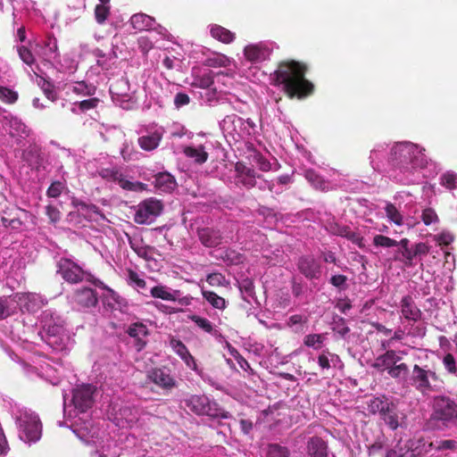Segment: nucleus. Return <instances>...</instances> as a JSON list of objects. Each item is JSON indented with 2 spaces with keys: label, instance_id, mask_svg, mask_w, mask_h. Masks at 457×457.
<instances>
[{
  "label": "nucleus",
  "instance_id": "f257e3e1",
  "mask_svg": "<svg viewBox=\"0 0 457 457\" xmlns=\"http://www.w3.org/2000/svg\"><path fill=\"white\" fill-rule=\"evenodd\" d=\"M425 148L409 141L395 143L388 150L385 143L377 144L370 151V161L374 170H381L386 162L401 179L413 181L412 176L428 164Z\"/></svg>",
  "mask_w": 457,
  "mask_h": 457
},
{
  "label": "nucleus",
  "instance_id": "f03ea898",
  "mask_svg": "<svg viewBox=\"0 0 457 457\" xmlns=\"http://www.w3.org/2000/svg\"><path fill=\"white\" fill-rule=\"evenodd\" d=\"M96 392L94 386L82 385L73 390L72 398L69 403L64 397V415L70 420L78 418V420H75L74 424L79 426V428H78L75 432L77 436L87 445L98 444L100 430L90 422H85L80 426L79 421L82 420V418H79V415L85 414L87 410L92 407Z\"/></svg>",
  "mask_w": 457,
  "mask_h": 457
},
{
  "label": "nucleus",
  "instance_id": "7ed1b4c3",
  "mask_svg": "<svg viewBox=\"0 0 457 457\" xmlns=\"http://www.w3.org/2000/svg\"><path fill=\"white\" fill-rule=\"evenodd\" d=\"M305 67L295 61L281 62L273 74L275 85L282 86L290 96L303 98L313 91L312 82L304 79Z\"/></svg>",
  "mask_w": 457,
  "mask_h": 457
},
{
  "label": "nucleus",
  "instance_id": "20e7f679",
  "mask_svg": "<svg viewBox=\"0 0 457 457\" xmlns=\"http://www.w3.org/2000/svg\"><path fill=\"white\" fill-rule=\"evenodd\" d=\"M42 328L39 335L53 350L65 351L71 345V337L63 319L51 310H46L41 317Z\"/></svg>",
  "mask_w": 457,
  "mask_h": 457
},
{
  "label": "nucleus",
  "instance_id": "39448f33",
  "mask_svg": "<svg viewBox=\"0 0 457 457\" xmlns=\"http://www.w3.org/2000/svg\"><path fill=\"white\" fill-rule=\"evenodd\" d=\"M275 47V43L270 41H260L247 44L243 49V56L245 62L251 65L239 70L241 76L253 82H261L265 78V73L259 64L270 59Z\"/></svg>",
  "mask_w": 457,
  "mask_h": 457
},
{
  "label": "nucleus",
  "instance_id": "423d86ee",
  "mask_svg": "<svg viewBox=\"0 0 457 457\" xmlns=\"http://www.w3.org/2000/svg\"><path fill=\"white\" fill-rule=\"evenodd\" d=\"M11 413L15 420L21 440L30 444L40 439L42 426L35 412L19 404H14L12 406Z\"/></svg>",
  "mask_w": 457,
  "mask_h": 457
},
{
  "label": "nucleus",
  "instance_id": "0eeeda50",
  "mask_svg": "<svg viewBox=\"0 0 457 457\" xmlns=\"http://www.w3.org/2000/svg\"><path fill=\"white\" fill-rule=\"evenodd\" d=\"M226 137L237 142L248 141L257 134V125L251 119H243L236 114L227 115L220 123Z\"/></svg>",
  "mask_w": 457,
  "mask_h": 457
},
{
  "label": "nucleus",
  "instance_id": "6e6552de",
  "mask_svg": "<svg viewBox=\"0 0 457 457\" xmlns=\"http://www.w3.org/2000/svg\"><path fill=\"white\" fill-rule=\"evenodd\" d=\"M186 406L197 415L212 418L228 419V413L219 407L218 403L205 395H190L185 400Z\"/></svg>",
  "mask_w": 457,
  "mask_h": 457
},
{
  "label": "nucleus",
  "instance_id": "1a4fd4ad",
  "mask_svg": "<svg viewBox=\"0 0 457 457\" xmlns=\"http://www.w3.org/2000/svg\"><path fill=\"white\" fill-rule=\"evenodd\" d=\"M412 380L415 387L423 394L436 391L442 386V381L434 371L424 370L419 365L413 368Z\"/></svg>",
  "mask_w": 457,
  "mask_h": 457
},
{
  "label": "nucleus",
  "instance_id": "9d476101",
  "mask_svg": "<svg viewBox=\"0 0 457 457\" xmlns=\"http://www.w3.org/2000/svg\"><path fill=\"white\" fill-rule=\"evenodd\" d=\"M112 101L123 109H131L136 104L134 92L126 78H121L113 82L110 87Z\"/></svg>",
  "mask_w": 457,
  "mask_h": 457
},
{
  "label": "nucleus",
  "instance_id": "9b49d317",
  "mask_svg": "<svg viewBox=\"0 0 457 457\" xmlns=\"http://www.w3.org/2000/svg\"><path fill=\"white\" fill-rule=\"evenodd\" d=\"M162 208L161 201L148 198L137 206L134 220L138 224H151L161 214Z\"/></svg>",
  "mask_w": 457,
  "mask_h": 457
},
{
  "label": "nucleus",
  "instance_id": "f8f14e48",
  "mask_svg": "<svg viewBox=\"0 0 457 457\" xmlns=\"http://www.w3.org/2000/svg\"><path fill=\"white\" fill-rule=\"evenodd\" d=\"M9 302L13 303L16 309L28 312H35L45 304L43 297L35 293H17L11 295Z\"/></svg>",
  "mask_w": 457,
  "mask_h": 457
},
{
  "label": "nucleus",
  "instance_id": "ddd939ff",
  "mask_svg": "<svg viewBox=\"0 0 457 457\" xmlns=\"http://www.w3.org/2000/svg\"><path fill=\"white\" fill-rule=\"evenodd\" d=\"M103 179L117 182L125 190L140 192L146 189V185L128 179L122 173L113 169H104L99 172Z\"/></svg>",
  "mask_w": 457,
  "mask_h": 457
},
{
  "label": "nucleus",
  "instance_id": "4468645a",
  "mask_svg": "<svg viewBox=\"0 0 457 457\" xmlns=\"http://www.w3.org/2000/svg\"><path fill=\"white\" fill-rule=\"evenodd\" d=\"M130 23L137 30H154L163 37H168V31L162 26L156 24L154 18L145 13H137L130 18Z\"/></svg>",
  "mask_w": 457,
  "mask_h": 457
},
{
  "label": "nucleus",
  "instance_id": "2eb2a0df",
  "mask_svg": "<svg viewBox=\"0 0 457 457\" xmlns=\"http://www.w3.org/2000/svg\"><path fill=\"white\" fill-rule=\"evenodd\" d=\"M433 419L442 421L455 420L457 419V406L450 399H437L435 403Z\"/></svg>",
  "mask_w": 457,
  "mask_h": 457
},
{
  "label": "nucleus",
  "instance_id": "dca6fc26",
  "mask_svg": "<svg viewBox=\"0 0 457 457\" xmlns=\"http://www.w3.org/2000/svg\"><path fill=\"white\" fill-rule=\"evenodd\" d=\"M31 47L35 54L45 62H51L58 56L57 43L54 37H49L45 41H35Z\"/></svg>",
  "mask_w": 457,
  "mask_h": 457
},
{
  "label": "nucleus",
  "instance_id": "f3484780",
  "mask_svg": "<svg viewBox=\"0 0 457 457\" xmlns=\"http://www.w3.org/2000/svg\"><path fill=\"white\" fill-rule=\"evenodd\" d=\"M205 64L213 68H227L228 70L225 75L229 78H234L237 72L236 61L223 54L214 53L211 54L206 58Z\"/></svg>",
  "mask_w": 457,
  "mask_h": 457
},
{
  "label": "nucleus",
  "instance_id": "a211bd4d",
  "mask_svg": "<svg viewBox=\"0 0 457 457\" xmlns=\"http://www.w3.org/2000/svg\"><path fill=\"white\" fill-rule=\"evenodd\" d=\"M147 379L163 389H170L176 382L167 368H154L147 371Z\"/></svg>",
  "mask_w": 457,
  "mask_h": 457
},
{
  "label": "nucleus",
  "instance_id": "6ab92c4d",
  "mask_svg": "<svg viewBox=\"0 0 457 457\" xmlns=\"http://www.w3.org/2000/svg\"><path fill=\"white\" fill-rule=\"evenodd\" d=\"M58 272L66 281L71 283L80 281L84 276L81 268L68 259L60 261Z\"/></svg>",
  "mask_w": 457,
  "mask_h": 457
},
{
  "label": "nucleus",
  "instance_id": "aec40b11",
  "mask_svg": "<svg viewBox=\"0 0 457 457\" xmlns=\"http://www.w3.org/2000/svg\"><path fill=\"white\" fill-rule=\"evenodd\" d=\"M234 168L237 183H240L247 187H252L256 185V176L253 170L242 162H237Z\"/></svg>",
  "mask_w": 457,
  "mask_h": 457
},
{
  "label": "nucleus",
  "instance_id": "412c9836",
  "mask_svg": "<svg viewBox=\"0 0 457 457\" xmlns=\"http://www.w3.org/2000/svg\"><path fill=\"white\" fill-rule=\"evenodd\" d=\"M170 346L184 361L185 364L189 369L198 372L195 358L190 354L187 346L180 340L174 337L170 338Z\"/></svg>",
  "mask_w": 457,
  "mask_h": 457
},
{
  "label": "nucleus",
  "instance_id": "4be33fe9",
  "mask_svg": "<svg viewBox=\"0 0 457 457\" xmlns=\"http://www.w3.org/2000/svg\"><path fill=\"white\" fill-rule=\"evenodd\" d=\"M130 337L134 338V345L137 351H141L146 345L145 337L148 335L146 326L143 323L131 324L128 330Z\"/></svg>",
  "mask_w": 457,
  "mask_h": 457
},
{
  "label": "nucleus",
  "instance_id": "5701e85b",
  "mask_svg": "<svg viewBox=\"0 0 457 457\" xmlns=\"http://www.w3.org/2000/svg\"><path fill=\"white\" fill-rule=\"evenodd\" d=\"M164 129L162 127L155 128L154 131L148 135L142 136L138 138L140 147L145 151L155 149L163 136Z\"/></svg>",
  "mask_w": 457,
  "mask_h": 457
},
{
  "label": "nucleus",
  "instance_id": "b1692460",
  "mask_svg": "<svg viewBox=\"0 0 457 457\" xmlns=\"http://www.w3.org/2000/svg\"><path fill=\"white\" fill-rule=\"evenodd\" d=\"M413 441H409L404 445L398 444L394 449L390 450L386 457H420L421 452L414 446Z\"/></svg>",
  "mask_w": 457,
  "mask_h": 457
},
{
  "label": "nucleus",
  "instance_id": "393cba45",
  "mask_svg": "<svg viewBox=\"0 0 457 457\" xmlns=\"http://www.w3.org/2000/svg\"><path fill=\"white\" fill-rule=\"evenodd\" d=\"M318 364L321 370H329L331 369L340 368L341 361L337 354L323 350L317 358Z\"/></svg>",
  "mask_w": 457,
  "mask_h": 457
},
{
  "label": "nucleus",
  "instance_id": "a878e982",
  "mask_svg": "<svg viewBox=\"0 0 457 457\" xmlns=\"http://www.w3.org/2000/svg\"><path fill=\"white\" fill-rule=\"evenodd\" d=\"M4 128L12 137L17 139L26 137L29 135L26 125L16 117H11Z\"/></svg>",
  "mask_w": 457,
  "mask_h": 457
},
{
  "label": "nucleus",
  "instance_id": "bb28decb",
  "mask_svg": "<svg viewBox=\"0 0 457 457\" xmlns=\"http://www.w3.org/2000/svg\"><path fill=\"white\" fill-rule=\"evenodd\" d=\"M72 300L82 307L94 306L97 302L96 294L88 287L77 290L72 296Z\"/></svg>",
  "mask_w": 457,
  "mask_h": 457
},
{
  "label": "nucleus",
  "instance_id": "cd10ccee",
  "mask_svg": "<svg viewBox=\"0 0 457 457\" xmlns=\"http://www.w3.org/2000/svg\"><path fill=\"white\" fill-rule=\"evenodd\" d=\"M299 270L307 278H317L320 273L319 263L312 257H303L299 261Z\"/></svg>",
  "mask_w": 457,
  "mask_h": 457
},
{
  "label": "nucleus",
  "instance_id": "c85d7f7f",
  "mask_svg": "<svg viewBox=\"0 0 457 457\" xmlns=\"http://www.w3.org/2000/svg\"><path fill=\"white\" fill-rule=\"evenodd\" d=\"M381 417L386 424L394 430L402 425V421L404 419L403 413L397 411L393 402L388 411H386Z\"/></svg>",
  "mask_w": 457,
  "mask_h": 457
},
{
  "label": "nucleus",
  "instance_id": "c756f323",
  "mask_svg": "<svg viewBox=\"0 0 457 457\" xmlns=\"http://www.w3.org/2000/svg\"><path fill=\"white\" fill-rule=\"evenodd\" d=\"M183 153L187 158L192 159L198 164L204 163L208 159V153L204 145L186 146L184 147Z\"/></svg>",
  "mask_w": 457,
  "mask_h": 457
},
{
  "label": "nucleus",
  "instance_id": "7c9ffc66",
  "mask_svg": "<svg viewBox=\"0 0 457 457\" xmlns=\"http://www.w3.org/2000/svg\"><path fill=\"white\" fill-rule=\"evenodd\" d=\"M211 36L223 44H230L236 39V34L217 24L210 25Z\"/></svg>",
  "mask_w": 457,
  "mask_h": 457
},
{
  "label": "nucleus",
  "instance_id": "2f4dec72",
  "mask_svg": "<svg viewBox=\"0 0 457 457\" xmlns=\"http://www.w3.org/2000/svg\"><path fill=\"white\" fill-rule=\"evenodd\" d=\"M327 444L320 437H312L307 445V453L310 457H328Z\"/></svg>",
  "mask_w": 457,
  "mask_h": 457
},
{
  "label": "nucleus",
  "instance_id": "473e14b6",
  "mask_svg": "<svg viewBox=\"0 0 457 457\" xmlns=\"http://www.w3.org/2000/svg\"><path fill=\"white\" fill-rule=\"evenodd\" d=\"M197 71H194V84L202 87L207 88L211 87L214 80L220 81L221 78L224 77L223 72H219L215 76L212 75L211 71H205L201 74H196Z\"/></svg>",
  "mask_w": 457,
  "mask_h": 457
},
{
  "label": "nucleus",
  "instance_id": "72a5a7b5",
  "mask_svg": "<svg viewBox=\"0 0 457 457\" xmlns=\"http://www.w3.org/2000/svg\"><path fill=\"white\" fill-rule=\"evenodd\" d=\"M150 294L154 298L164 301L175 302L178 299V290H174L163 285H159L150 289Z\"/></svg>",
  "mask_w": 457,
  "mask_h": 457
},
{
  "label": "nucleus",
  "instance_id": "f704fd0d",
  "mask_svg": "<svg viewBox=\"0 0 457 457\" xmlns=\"http://www.w3.org/2000/svg\"><path fill=\"white\" fill-rule=\"evenodd\" d=\"M401 357L394 351H387L383 355L376 359L374 367L382 370H388L392 366L396 364Z\"/></svg>",
  "mask_w": 457,
  "mask_h": 457
},
{
  "label": "nucleus",
  "instance_id": "c9c22d12",
  "mask_svg": "<svg viewBox=\"0 0 457 457\" xmlns=\"http://www.w3.org/2000/svg\"><path fill=\"white\" fill-rule=\"evenodd\" d=\"M402 314L405 319L417 320L420 318V312L414 304L410 296H405L401 302Z\"/></svg>",
  "mask_w": 457,
  "mask_h": 457
},
{
  "label": "nucleus",
  "instance_id": "e433bc0d",
  "mask_svg": "<svg viewBox=\"0 0 457 457\" xmlns=\"http://www.w3.org/2000/svg\"><path fill=\"white\" fill-rule=\"evenodd\" d=\"M391 403L392 401L385 396L374 397L368 402V410L373 414L378 413L382 416L386 411H388Z\"/></svg>",
  "mask_w": 457,
  "mask_h": 457
},
{
  "label": "nucleus",
  "instance_id": "4c0bfd02",
  "mask_svg": "<svg viewBox=\"0 0 457 457\" xmlns=\"http://www.w3.org/2000/svg\"><path fill=\"white\" fill-rule=\"evenodd\" d=\"M154 186L162 192H169L175 187L176 181L170 173L162 172L155 176Z\"/></svg>",
  "mask_w": 457,
  "mask_h": 457
},
{
  "label": "nucleus",
  "instance_id": "58836bf2",
  "mask_svg": "<svg viewBox=\"0 0 457 457\" xmlns=\"http://www.w3.org/2000/svg\"><path fill=\"white\" fill-rule=\"evenodd\" d=\"M117 426L120 428L130 427L137 420V415L132 412L129 408H124L120 411V413L114 418Z\"/></svg>",
  "mask_w": 457,
  "mask_h": 457
},
{
  "label": "nucleus",
  "instance_id": "ea45409f",
  "mask_svg": "<svg viewBox=\"0 0 457 457\" xmlns=\"http://www.w3.org/2000/svg\"><path fill=\"white\" fill-rule=\"evenodd\" d=\"M199 237L201 242L208 247L216 246L220 243V237L218 232L210 228L202 229L199 232Z\"/></svg>",
  "mask_w": 457,
  "mask_h": 457
},
{
  "label": "nucleus",
  "instance_id": "a19ab883",
  "mask_svg": "<svg viewBox=\"0 0 457 457\" xmlns=\"http://www.w3.org/2000/svg\"><path fill=\"white\" fill-rule=\"evenodd\" d=\"M305 178L315 188L325 191L330 187L329 184L312 170H306Z\"/></svg>",
  "mask_w": 457,
  "mask_h": 457
},
{
  "label": "nucleus",
  "instance_id": "79ce46f5",
  "mask_svg": "<svg viewBox=\"0 0 457 457\" xmlns=\"http://www.w3.org/2000/svg\"><path fill=\"white\" fill-rule=\"evenodd\" d=\"M204 298L214 308L223 310L226 307V301L224 298L219 296L212 291H202Z\"/></svg>",
  "mask_w": 457,
  "mask_h": 457
},
{
  "label": "nucleus",
  "instance_id": "37998d69",
  "mask_svg": "<svg viewBox=\"0 0 457 457\" xmlns=\"http://www.w3.org/2000/svg\"><path fill=\"white\" fill-rule=\"evenodd\" d=\"M325 340L326 336L324 334H309L304 337L303 344L308 347L318 350L322 347Z\"/></svg>",
  "mask_w": 457,
  "mask_h": 457
},
{
  "label": "nucleus",
  "instance_id": "c03bdc74",
  "mask_svg": "<svg viewBox=\"0 0 457 457\" xmlns=\"http://www.w3.org/2000/svg\"><path fill=\"white\" fill-rule=\"evenodd\" d=\"M386 218L394 222L397 226H401L403 223V215L399 210L392 204H386L385 207Z\"/></svg>",
  "mask_w": 457,
  "mask_h": 457
},
{
  "label": "nucleus",
  "instance_id": "a18cd8bd",
  "mask_svg": "<svg viewBox=\"0 0 457 457\" xmlns=\"http://www.w3.org/2000/svg\"><path fill=\"white\" fill-rule=\"evenodd\" d=\"M440 185L449 190L457 188V173L448 170L443 173L439 179Z\"/></svg>",
  "mask_w": 457,
  "mask_h": 457
},
{
  "label": "nucleus",
  "instance_id": "49530a36",
  "mask_svg": "<svg viewBox=\"0 0 457 457\" xmlns=\"http://www.w3.org/2000/svg\"><path fill=\"white\" fill-rule=\"evenodd\" d=\"M68 90H71L78 95L90 96L95 93V87L87 85L84 81H79L69 85Z\"/></svg>",
  "mask_w": 457,
  "mask_h": 457
},
{
  "label": "nucleus",
  "instance_id": "de8ad7c7",
  "mask_svg": "<svg viewBox=\"0 0 457 457\" xmlns=\"http://www.w3.org/2000/svg\"><path fill=\"white\" fill-rule=\"evenodd\" d=\"M127 280L129 285L136 288L137 291L145 289L146 287L145 281L140 277V275L137 272L132 270H128Z\"/></svg>",
  "mask_w": 457,
  "mask_h": 457
},
{
  "label": "nucleus",
  "instance_id": "09e8293b",
  "mask_svg": "<svg viewBox=\"0 0 457 457\" xmlns=\"http://www.w3.org/2000/svg\"><path fill=\"white\" fill-rule=\"evenodd\" d=\"M373 245L375 246L390 248V247L398 246V241L392 239L388 237L383 236V235H376L373 237Z\"/></svg>",
  "mask_w": 457,
  "mask_h": 457
},
{
  "label": "nucleus",
  "instance_id": "8fccbe9b",
  "mask_svg": "<svg viewBox=\"0 0 457 457\" xmlns=\"http://www.w3.org/2000/svg\"><path fill=\"white\" fill-rule=\"evenodd\" d=\"M421 220H422L423 223L427 226L437 224L439 221V218H438L436 211L430 207L425 208L422 211Z\"/></svg>",
  "mask_w": 457,
  "mask_h": 457
},
{
  "label": "nucleus",
  "instance_id": "3c124183",
  "mask_svg": "<svg viewBox=\"0 0 457 457\" xmlns=\"http://www.w3.org/2000/svg\"><path fill=\"white\" fill-rule=\"evenodd\" d=\"M38 85L42 88L47 99L51 100L52 102L56 100L57 95L54 87L49 81L44 79L43 78H40Z\"/></svg>",
  "mask_w": 457,
  "mask_h": 457
},
{
  "label": "nucleus",
  "instance_id": "603ef678",
  "mask_svg": "<svg viewBox=\"0 0 457 457\" xmlns=\"http://www.w3.org/2000/svg\"><path fill=\"white\" fill-rule=\"evenodd\" d=\"M10 298H5L4 300H0V319H4L12 312H15L16 306H13V303H10Z\"/></svg>",
  "mask_w": 457,
  "mask_h": 457
},
{
  "label": "nucleus",
  "instance_id": "864d4df0",
  "mask_svg": "<svg viewBox=\"0 0 457 457\" xmlns=\"http://www.w3.org/2000/svg\"><path fill=\"white\" fill-rule=\"evenodd\" d=\"M388 374L395 378H404L408 374V367L404 363L395 364L388 370Z\"/></svg>",
  "mask_w": 457,
  "mask_h": 457
},
{
  "label": "nucleus",
  "instance_id": "5fc2aeb1",
  "mask_svg": "<svg viewBox=\"0 0 457 457\" xmlns=\"http://www.w3.org/2000/svg\"><path fill=\"white\" fill-rule=\"evenodd\" d=\"M191 320H193L201 329L207 333H212L213 326L210 320L205 318H202L197 315L190 316Z\"/></svg>",
  "mask_w": 457,
  "mask_h": 457
},
{
  "label": "nucleus",
  "instance_id": "6e6d98bb",
  "mask_svg": "<svg viewBox=\"0 0 457 457\" xmlns=\"http://www.w3.org/2000/svg\"><path fill=\"white\" fill-rule=\"evenodd\" d=\"M18 54L21 61L26 63L29 66H32L35 62V57L34 54L31 53V51L25 47L21 46L18 47Z\"/></svg>",
  "mask_w": 457,
  "mask_h": 457
},
{
  "label": "nucleus",
  "instance_id": "4d7b16f0",
  "mask_svg": "<svg viewBox=\"0 0 457 457\" xmlns=\"http://www.w3.org/2000/svg\"><path fill=\"white\" fill-rule=\"evenodd\" d=\"M84 215L87 216L88 219L91 220H97V217H102V214L100 213L98 208L96 205L93 204H81V209Z\"/></svg>",
  "mask_w": 457,
  "mask_h": 457
},
{
  "label": "nucleus",
  "instance_id": "13d9d810",
  "mask_svg": "<svg viewBox=\"0 0 457 457\" xmlns=\"http://www.w3.org/2000/svg\"><path fill=\"white\" fill-rule=\"evenodd\" d=\"M110 8L107 4H97L95 10L96 21L104 23L109 15Z\"/></svg>",
  "mask_w": 457,
  "mask_h": 457
},
{
  "label": "nucleus",
  "instance_id": "bf43d9fd",
  "mask_svg": "<svg viewBox=\"0 0 457 457\" xmlns=\"http://www.w3.org/2000/svg\"><path fill=\"white\" fill-rule=\"evenodd\" d=\"M17 93L10 88L0 87V100L8 104L14 103L17 100Z\"/></svg>",
  "mask_w": 457,
  "mask_h": 457
},
{
  "label": "nucleus",
  "instance_id": "052dcab7",
  "mask_svg": "<svg viewBox=\"0 0 457 457\" xmlns=\"http://www.w3.org/2000/svg\"><path fill=\"white\" fill-rule=\"evenodd\" d=\"M453 236L448 231H443L440 234L433 236V239L439 245H448L453 241Z\"/></svg>",
  "mask_w": 457,
  "mask_h": 457
},
{
  "label": "nucleus",
  "instance_id": "680f3d73",
  "mask_svg": "<svg viewBox=\"0 0 457 457\" xmlns=\"http://www.w3.org/2000/svg\"><path fill=\"white\" fill-rule=\"evenodd\" d=\"M267 457H288V451L285 447L273 445L269 447Z\"/></svg>",
  "mask_w": 457,
  "mask_h": 457
},
{
  "label": "nucleus",
  "instance_id": "e2e57ef3",
  "mask_svg": "<svg viewBox=\"0 0 457 457\" xmlns=\"http://www.w3.org/2000/svg\"><path fill=\"white\" fill-rule=\"evenodd\" d=\"M443 363L445 365V368L453 374L457 373V367H456V361L454 360V357L451 353H447L444 359Z\"/></svg>",
  "mask_w": 457,
  "mask_h": 457
},
{
  "label": "nucleus",
  "instance_id": "0e129e2a",
  "mask_svg": "<svg viewBox=\"0 0 457 457\" xmlns=\"http://www.w3.org/2000/svg\"><path fill=\"white\" fill-rule=\"evenodd\" d=\"M130 245L134 249V251L137 253L138 256L143 258H147L149 249L141 245V242L137 240H130Z\"/></svg>",
  "mask_w": 457,
  "mask_h": 457
},
{
  "label": "nucleus",
  "instance_id": "69168bd1",
  "mask_svg": "<svg viewBox=\"0 0 457 457\" xmlns=\"http://www.w3.org/2000/svg\"><path fill=\"white\" fill-rule=\"evenodd\" d=\"M206 281L212 287H218L224 284L225 278L220 273H212L207 276Z\"/></svg>",
  "mask_w": 457,
  "mask_h": 457
},
{
  "label": "nucleus",
  "instance_id": "338daca9",
  "mask_svg": "<svg viewBox=\"0 0 457 457\" xmlns=\"http://www.w3.org/2000/svg\"><path fill=\"white\" fill-rule=\"evenodd\" d=\"M189 102V96L184 93H178L174 97V104L178 109L188 104Z\"/></svg>",
  "mask_w": 457,
  "mask_h": 457
},
{
  "label": "nucleus",
  "instance_id": "774afa93",
  "mask_svg": "<svg viewBox=\"0 0 457 457\" xmlns=\"http://www.w3.org/2000/svg\"><path fill=\"white\" fill-rule=\"evenodd\" d=\"M430 446H434L436 449H453L457 445V442L453 440H444L436 442V444L431 443Z\"/></svg>",
  "mask_w": 457,
  "mask_h": 457
}]
</instances>
